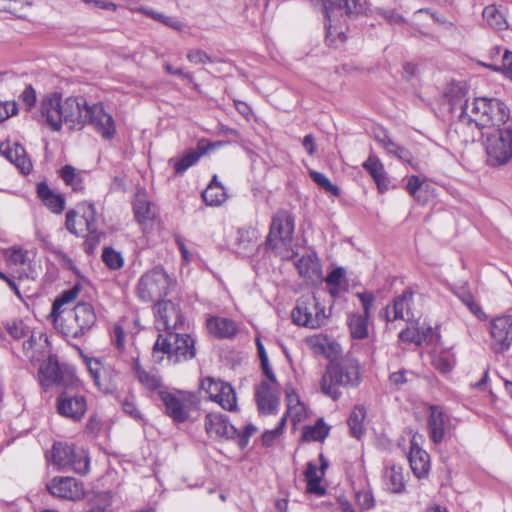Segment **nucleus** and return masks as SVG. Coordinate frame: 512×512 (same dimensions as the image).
Listing matches in <instances>:
<instances>
[{"mask_svg": "<svg viewBox=\"0 0 512 512\" xmlns=\"http://www.w3.org/2000/svg\"><path fill=\"white\" fill-rule=\"evenodd\" d=\"M407 374V370H399L397 372H393L389 376V381L396 388H400L402 385L407 383Z\"/></svg>", "mask_w": 512, "mask_h": 512, "instance_id": "obj_63", "label": "nucleus"}, {"mask_svg": "<svg viewBox=\"0 0 512 512\" xmlns=\"http://www.w3.org/2000/svg\"><path fill=\"white\" fill-rule=\"evenodd\" d=\"M362 167L369 173L376 183L378 191L383 194L389 190L390 180L387 176L383 163L374 154H370Z\"/></svg>", "mask_w": 512, "mask_h": 512, "instance_id": "obj_29", "label": "nucleus"}, {"mask_svg": "<svg viewBox=\"0 0 512 512\" xmlns=\"http://www.w3.org/2000/svg\"><path fill=\"white\" fill-rule=\"evenodd\" d=\"M102 259L110 269L114 270L120 269L124 264L121 253L111 247H107L103 250Z\"/></svg>", "mask_w": 512, "mask_h": 512, "instance_id": "obj_49", "label": "nucleus"}, {"mask_svg": "<svg viewBox=\"0 0 512 512\" xmlns=\"http://www.w3.org/2000/svg\"><path fill=\"white\" fill-rule=\"evenodd\" d=\"M309 175L311 179L325 192L330 193L333 196L340 195V189L334 185L323 173L311 170Z\"/></svg>", "mask_w": 512, "mask_h": 512, "instance_id": "obj_47", "label": "nucleus"}, {"mask_svg": "<svg viewBox=\"0 0 512 512\" xmlns=\"http://www.w3.org/2000/svg\"><path fill=\"white\" fill-rule=\"evenodd\" d=\"M421 186H422V181L419 179V177L413 175V176L409 177L407 184H406V189L411 196H413L414 198H417V192L421 188Z\"/></svg>", "mask_w": 512, "mask_h": 512, "instance_id": "obj_64", "label": "nucleus"}, {"mask_svg": "<svg viewBox=\"0 0 512 512\" xmlns=\"http://www.w3.org/2000/svg\"><path fill=\"white\" fill-rule=\"evenodd\" d=\"M491 349L504 353L512 346V316L503 315L490 322Z\"/></svg>", "mask_w": 512, "mask_h": 512, "instance_id": "obj_17", "label": "nucleus"}, {"mask_svg": "<svg viewBox=\"0 0 512 512\" xmlns=\"http://www.w3.org/2000/svg\"><path fill=\"white\" fill-rule=\"evenodd\" d=\"M8 333L15 339L27 336L32 331L21 320H15L7 324Z\"/></svg>", "mask_w": 512, "mask_h": 512, "instance_id": "obj_55", "label": "nucleus"}, {"mask_svg": "<svg viewBox=\"0 0 512 512\" xmlns=\"http://www.w3.org/2000/svg\"><path fill=\"white\" fill-rule=\"evenodd\" d=\"M82 116L83 127L87 123H90L106 140H110L114 136L116 132L114 120L112 116L104 110L102 104H93L92 106H89L85 100V107L82 109Z\"/></svg>", "mask_w": 512, "mask_h": 512, "instance_id": "obj_14", "label": "nucleus"}, {"mask_svg": "<svg viewBox=\"0 0 512 512\" xmlns=\"http://www.w3.org/2000/svg\"><path fill=\"white\" fill-rule=\"evenodd\" d=\"M164 355L173 364L193 359L196 356L195 339L177 331L159 334L153 346V358L160 363Z\"/></svg>", "mask_w": 512, "mask_h": 512, "instance_id": "obj_3", "label": "nucleus"}, {"mask_svg": "<svg viewBox=\"0 0 512 512\" xmlns=\"http://www.w3.org/2000/svg\"><path fill=\"white\" fill-rule=\"evenodd\" d=\"M256 400L261 413L273 414L279 404L278 389L267 382H261L256 390Z\"/></svg>", "mask_w": 512, "mask_h": 512, "instance_id": "obj_25", "label": "nucleus"}, {"mask_svg": "<svg viewBox=\"0 0 512 512\" xmlns=\"http://www.w3.org/2000/svg\"><path fill=\"white\" fill-rule=\"evenodd\" d=\"M160 400L165 407V413L176 423L186 422L191 411L198 407L196 395L183 390H160Z\"/></svg>", "mask_w": 512, "mask_h": 512, "instance_id": "obj_8", "label": "nucleus"}, {"mask_svg": "<svg viewBox=\"0 0 512 512\" xmlns=\"http://www.w3.org/2000/svg\"><path fill=\"white\" fill-rule=\"evenodd\" d=\"M323 3L325 15L327 18V23L325 24L327 30V39L331 42L334 41L335 36H339L341 41L344 40V35L341 30H339L333 24V17H336L338 14L342 15L343 13L357 14L360 13L364 9V4L366 0H320Z\"/></svg>", "mask_w": 512, "mask_h": 512, "instance_id": "obj_12", "label": "nucleus"}, {"mask_svg": "<svg viewBox=\"0 0 512 512\" xmlns=\"http://www.w3.org/2000/svg\"><path fill=\"white\" fill-rule=\"evenodd\" d=\"M0 152L23 174H28L31 171V161L26 157L25 149L20 144L9 142L2 143L0 145Z\"/></svg>", "mask_w": 512, "mask_h": 512, "instance_id": "obj_28", "label": "nucleus"}, {"mask_svg": "<svg viewBox=\"0 0 512 512\" xmlns=\"http://www.w3.org/2000/svg\"><path fill=\"white\" fill-rule=\"evenodd\" d=\"M37 194L52 212L59 214L64 210V198L55 194L46 183L41 182L37 185Z\"/></svg>", "mask_w": 512, "mask_h": 512, "instance_id": "obj_34", "label": "nucleus"}, {"mask_svg": "<svg viewBox=\"0 0 512 512\" xmlns=\"http://www.w3.org/2000/svg\"><path fill=\"white\" fill-rule=\"evenodd\" d=\"M495 71H502L508 78L512 80V52L505 51L502 57V65L500 67L490 66Z\"/></svg>", "mask_w": 512, "mask_h": 512, "instance_id": "obj_60", "label": "nucleus"}, {"mask_svg": "<svg viewBox=\"0 0 512 512\" xmlns=\"http://www.w3.org/2000/svg\"><path fill=\"white\" fill-rule=\"evenodd\" d=\"M446 98L450 110L459 106V122L474 126L485 137L487 162L491 166H501L512 159V116L506 104L494 98H475L471 102L464 96Z\"/></svg>", "mask_w": 512, "mask_h": 512, "instance_id": "obj_1", "label": "nucleus"}, {"mask_svg": "<svg viewBox=\"0 0 512 512\" xmlns=\"http://www.w3.org/2000/svg\"><path fill=\"white\" fill-rule=\"evenodd\" d=\"M356 502L361 510H369L374 507L375 500L369 489H361L356 492Z\"/></svg>", "mask_w": 512, "mask_h": 512, "instance_id": "obj_54", "label": "nucleus"}, {"mask_svg": "<svg viewBox=\"0 0 512 512\" xmlns=\"http://www.w3.org/2000/svg\"><path fill=\"white\" fill-rule=\"evenodd\" d=\"M82 116L83 127L87 123H90L106 140H110L114 136L116 132L114 120L112 116L104 110L102 104H93L92 106H89L85 100V107L82 109Z\"/></svg>", "mask_w": 512, "mask_h": 512, "instance_id": "obj_15", "label": "nucleus"}, {"mask_svg": "<svg viewBox=\"0 0 512 512\" xmlns=\"http://www.w3.org/2000/svg\"><path fill=\"white\" fill-rule=\"evenodd\" d=\"M205 429L210 437L234 438L239 435V431L233 425L228 423L227 419L220 413H208L205 417Z\"/></svg>", "mask_w": 512, "mask_h": 512, "instance_id": "obj_22", "label": "nucleus"}, {"mask_svg": "<svg viewBox=\"0 0 512 512\" xmlns=\"http://www.w3.org/2000/svg\"><path fill=\"white\" fill-rule=\"evenodd\" d=\"M55 329L67 338H79L96 322L94 308L89 303H78L73 310L50 316Z\"/></svg>", "mask_w": 512, "mask_h": 512, "instance_id": "obj_4", "label": "nucleus"}, {"mask_svg": "<svg viewBox=\"0 0 512 512\" xmlns=\"http://www.w3.org/2000/svg\"><path fill=\"white\" fill-rule=\"evenodd\" d=\"M60 176L67 185H70L73 188V190H80L82 188V179L79 174L76 173L74 167L70 165L64 166L60 170Z\"/></svg>", "mask_w": 512, "mask_h": 512, "instance_id": "obj_48", "label": "nucleus"}, {"mask_svg": "<svg viewBox=\"0 0 512 512\" xmlns=\"http://www.w3.org/2000/svg\"><path fill=\"white\" fill-rule=\"evenodd\" d=\"M187 59L190 63L195 65L215 62V59L200 48L190 49L187 53Z\"/></svg>", "mask_w": 512, "mask_h": 512, "instance_id": "obj_53", "label": "nucleus"}, {"mask_svg": "<svg viewBox=\"0 0 512 512\" xmlns=\"http://www.w3.org/2000/svg\"><path fill=\"white\" fill-rule=\"evenodd\" d=\"M387 152L389 154L394 155L399 160L410 164L413 167V169L419 170V165L418 163L414 162L412 153L405 147L398 145L397 143L394 142V147L390 148Z\"/></svg>", "mask_w": 512, "mask_h": 512, "instance_id": "obj_51", "label": "nucleus"}, {"mask_svg": "<svg viewBox=\"0 0 512 512\" xmlns=\"http://www.w3.org/2000/svg\"><path fill=\"white\" fill-rule=\"evenodd\" d=\"M329 433V427L322 419H319L314 426L306 427L303 431L305 441H324Z\"/></svg>", "mask_w": 512, "mask_h": 512, "instance_id": "obj_44", "label": "nucleus"}, {"mask_svg": "<svg viewBox=\"0 0 512 512\" xmlns=\"http://www.w3.org/2000/svg\"><path fill=\"white\" fill-rule=\"evenodd\" d=\"M4 257L7 263L15 266H22L18 269V278L34 280L38 276L36 263L30 259L29 251L19 247H10L5 250Z\"/></svg>", "mask_w": 512, "mask_h": 512, "instance_id": "obj_18", "label": "nucleus"}, {"mask_svg": "<svg viewBox=\"0 0 512 512\" xmlns=\"http://www.w3.org/2000/svg\"><path fill=\"white\" fill-rule=\"evenodd\" d=\"M413 294L410 291L403 292L402 295L396 297L392 305H388L383 311V317L387 322L395 320H411L414 315L411 312V302Z\"/></svg>", "mask_w": 512, "mask_h": 512, "instance_id": "obj_21", "label": "nucleus"}, {"mask_svg": "<svg viewBox=\"0 0 512 512\" xmlns=\"http://www.w3.org/2000/svg\"><path fill=\"white\" fill-rule=\"evenodd\" d=\"M23 351L31 361H40L50 353L48 337L41 331H32L23 343Z\"/></svg>", "mask_w": 512, "mask_h": 512, "instance_id": "obj_23", "label": "nucleus"}, {"mask_svg": "<svg viewBox=\"0 0 512 512\" xmlns=\"http://www.w3.org/2000/svg\"><path fill=\"white\" fill-rule=\"evenodd\" d=\"M259 233L255 228H240L237 231V245L239 253L247 255L257 248Z\"/></svg>", "mask_w": 512, "mask_h": 512, "instance_id": "obj_35", "label": "nucleus"}, {"mask_svg": "<svg viewBox=\"0 0 512 512\" xmlns=\"http://www.w3.org/2000/svg\"><path fill=\"white\" fill-rule=\"evenodd\" d=\"M18 112V105L14 101H5L0 103V123L4 122Z\"/></svg>", "mask_w": 512, "mask_h": 512, "instance_id": "obj_57", "label": "nucleus"}, {"mask_svg": "<svg viewBox=\"0 0 512 512\" xmlns=\"http://www.w3.org/2000/svg\"><path fill=\"white\" fill-rule=\"evenodd\" d=\"M365 414V409L363 407L356 406L348 418L350 432L352 436L357 439H360L364 433L363 420L365 418Z\"/></svg>", "mask_w": 512, "mask_h": 512, "instance_id": "obj_43", "label": "nucleus"}, {"mask_svg": "<svg viewBox=\"0 0 512 512\" xmlns=\"http://www.w3.org/2000/svg\"><path fill=\"white\" fill-rule=\"evenodd\" d=\"M360 382L358 361L347 358L341 363L327 367L321 379V391L333 400H338L341 396L340 387H356Z\"/></svg>", "mask_w": 512, "mask_h": 512, "instance_id": "obj_5", "label": "nucleus"}, {"mask_svg": "<svg viewBox=\"0 0 512 512\" xmlns=\"http://www.w3.org/2000/svg\"><path fill=\"white\" fill-rule=\"evenodd\" d=\"M84 107L85 98L82 96L63 98L60 93L52 92L41 99L39 121L56 132L61 130L63 123L70 129L81 130Z\"/></svg>", "mask_w": 512, "mask_h": 512, "instance_id": "obj_2", "label": "nucleus"}, {"mask_svg": "<svg viewBox=\"0 0 512 512\" xmlns=\"http://www.w3.org/2000/svg\"><path fill=\"white\" fill-rule=\"evenodd\" d=\"M461 301L469 308V310L475 314L477 317H481L484 315L481 307L474 300L473 296L469 293L463 294L460 297Z\"/></svg>", "mask_w": 512, "mask_h": 512, "instance_id": "obj_61", "label": "nucleus"}, {"mask_svg": "<svg viewBox=\"0 0 512 512\" xmlns=\"http://www.w3.org/2000/svg\"><path fill=\"white\" fill-rule=\"evenodd\" d=\"M325 307L314 296H302L292 311V319L297 325L316 329L325 324L327 319Z\"/></svg>", "mask_w": 512, "mask_h": 512, "instance_id": "obj_11", "label": "nucleus"}, {"mask_svg": "<svg viewBox=\"0 0 512 512\" xmlns=\"http://www.w3.org/2000/svg\"><path fill=\"white\" fill-rule=\"evenodd\" d=\"M51 461L59 469H71L82 475L87 474L90 468V460L84 449L62 442L53 445Z\"/></svg>", "mask_w": 512, "mask_h": 512, "instance_id": "obj_9", "label": "nucleus"}, {"mask_svg": "<svg viewBox=\"0 0 512 512\" xmlns=\"http://www.w3.org/2000/svg\"><path fill=\"white\" fill-rule=\"evenodd\" d=\"M323 475L324 474H321V471L316 464H313L312 462L307 464L305 477L307 480V491L309 493L317 495H323L325 493V489L320 485Z\"/></svg>", "mask_w": 512, "mask_h": 512, "instance_id": "obj_39", "label": "nucleus"}, {"mask_svg": "<svg viewBox=\"0 0 512 512\" xmlns=\"http://www.w3.org/2000/svg\"><path fill=\"white\" fill-rule=\"evenodd\" d=\"M306 414V408L304 404L301 403L287 409L286 414L283 417H286V419L289 417L295 425L296 423L301 422L306 417Z\"/></svg>", "mask_w": 512, "mask_h": 512, "instance_id": "obj_56", "label": "nucleus"}, {"mask_svg": "<svg viewBox=\"0 0 512 512\" xmlns=\"http://www.w3.org/2000/svg\"><path fill=\"white\" fill-rule=\"evenodd\" d=\"M483 18L495 30H505L508 27L505 16L495 5H489L484 8Z\"/></svg>", "mask_w": 512, "mask_h": 512, "instance_id": "obj_41", "label": "nucleus"}, {"mask_svg": "<svg viewBox=\"0 0 512 512\" xmlns=\"http://www.w3.org/2000/svg\"><path fill=\"white\" fill-rule=\"evenodd\" d=\"M81 216L77 220L78 212L70 210L66 214V228L76 235L86 237L85 246L99 243L100 234L97 232L96 210L93 204L84 203L79 206Z\"/></svg>", "mask_w": 512, "mask_h": 512, "instance_id": "obj_7", "label": "nucleus"}, {"mask_svg": "<svg viewBox=\"0 0 512 512\" xmlns=\"http://www.w3.org/2000/svg\"><path fill=\"white\" fill-rule=\"evenodd\" d=\"M384 481L392 493H401L405 489L403 468L398 465L387 466L384 470Z\"/></svg>", "mask_w": 512, "mask_h": 512, "instance_id": "obj_36", "label": "nucleus"}, {"mask_svg": "<svg viewBox=\"0 0 512 512\" xmlns=\"http://www.w3.org/2000/svg\"><path fill=\"white\" fill-rule=\"evenodd\" d=\"M296 268L299 275L303 277L307 283L316 284L323 279L321 265L315 254L302 256L296 262Z\"/></svg>", "mask_w": 512, "mask_h": 512, "instance_id": "obj_24", "label": "nucleus"}, {"mask_svg": "<svg viewBox=\"0 0 512 512\" xmlns=\"http://www.w3.org/2000/svg\"><path fill=\"white\" fill-rule=\"evenodd\" d=\"M450 419L448 415L438 406L430 407V417L428 420V427L430 437L435 444L443 441L446 430L449 426Z\"/></svg>", "mask_w": 512, "mask_h": 512, "instance_id": "obj_27", "label": "nucleus"}, {"mask_svg": "<svg viewBox=\"0 0 512 512\" xmlns=\"http://www.w3.org/2000/svg\"><path fill=\"white\" fill-rule=\"evenodd\" d=\"M79 292L80 287L78 285H75L74 287L63 291L62 294L54 300L50 316L60 312H64L65 310L62 309V306L64 304L73 302L77 298Z\"/></svg>", "mask_w": 512, "mask_h": 512, "instance_id": "obj_45", "label": "nucleus"}, {"mask_svg": "<svg viewBox=\"0 0 512 512\" xmlns=\"http://www.w3.org/2000/svg\"><path fill=\"white\" fill-rule=\"evenodd\" d=\"M47 489L53 496L68 500H78L84 495L82 484L72 477H54Z\"/></svg>", "mask_w": 512, "mask_h": 512, "instance_id": "obj_19", "label": "nucleus"}, {"mask_svg": "<svg viewBox=\"0 0 512 512\" xmlns=\"http://www.w3.org/2000/svg\"><path fill=\"white\" fill-rule=\"evenodd\" d=\"M40 384L44 389L62 382V371L55 356L48 355L47 361L43 362L38 372Z\"/></svg>", "mask_w": 512, "mask_h": 512, "instance_id": "obj_30", "label": "nucleus"}, {"mask_svg": "<svg viewBox=\"0 0 512 512\" xmlns=\"http://www.w3.org/2000/svg\"><path fill=\"white\" fill-rule=\"evenodd\" d=\"M88 370L90 375L92 376L95 384L98 386V388L104 392H110L112 389V386L110 382H107L106 380H101V370L102 366L100 361L98 360H90L87 363Z\"/></svg>", "mask_w": 512, "mask_h": 512, "instance_id": "obj_46", "label": "nucleus"}, {"mask_svg": "<svg viewBox=\"0 0 512 512\" xmlns=\"http://www.w3.org/2000/svg\"><path fill=\"white\" fill-rule=\"evenodd\" d=\"M206 326L210 334L221 339L231 338L238 332L234 321L222 317H209Z\"/></svg>", "mask_w": 512, "mask_h": 512, "instance_id": "obj_32", "label": "nucleus"}, {"mask_svg": "<svg viewBox=\"0 0 512 512\" xmlns=\"http://www.w3.org/2000/svg\"><path fill=\"white\" fill-rule=\"evenodd\" d=\"M357 297L359 298L362 307H363V314L366 317H370L371 310L373 307V303L375 301V296L372 292H362L357 293Z\"/></svg>", "mask_w": 512, "mask_h": 512, "instance_id": "obj_58", "label": "nucleus"}, {"mask_svg": "<svg viewBox=\"0 0 512 512\" xmlns=\"http://www.w3.org/2000/svg\"><path fill=\"white\" fill-rule=\"evenodd\" d=\"M133 370L140 384L149 391L158 392L160 396V390H166L162 385L161 377L152 371L145 370L138 359L133 362Z\"/></svg>", "mask_w": 512, "mask_h": 512, "instance_id": "obj_33", "label": "nucleus"}, {"mask_svg": "<svg viewBox=\"0 0 512 512\" xmlns=\"http://www.w3.org/2000/svg\"><path fill=\"white\" fill-rule=\"evenodd\" d=\"M294 233V219L286 210H279L272 218L266 248L281 258H289Z\"/></svg>", "mask_w": 512, "mask_h": 512, "instance_id": "obj_6", "label": "nucleus"}, {"mask_svg": "<svg viewBox=\"0 0 512 512\" xmlns=\"http://www.w3.org/2000/svg\"><path fill=\"white\" fill-rule=\"evenodd\" d=\"M135 217L141 225H145L152 221L155 213L151 208L150 202L144 196H138L134 202Z\"/></svg>", "mask_w": 512, "mask_h": 512, "instance_id": "obj_42", "label": "nucleus"}, {"mask_svg": "<svg viewBox=\"0 0 512 512\" xmlns=\"http://www.w3.org/2000/svg\"><path fill=\"white\" fill-rule=\"evenodd\" d=\"M173 285L172 279L162 267L144 273L138 281L137 294L144 302L157 301L166 296Z\"/></svg>", "mask_w": 512, "mask_h": 512, "instance_id": "obj_10", "label": "nucleus"}, {"mask_svg": "<svg viewBox=\"0 0 512 512\" xmlns=\"http://www.w3.org/2000/svg\"><path fill=\"white\" fill-rule=\"evenodd\" d=\"M201 389L204 390L211 401L218 403L223 409L235 411L237 399L233 387L220 379L206 377L201 380Z\"/></svg>", "mask_w": 512, "mask_h": 512, "instance_id": "obj_13", "label": "nucleus"}, {"mask_svg": "<svg viewBox=\"0 0 512 512\" xmlns=\"http://www.w3.org/2000/svg\"><path fill=\"white\" fill-rule=\"evenodd\" d=\"M20 100L25 105L27 111H30L36 103V92L31 85L26 86L20 95Z\"/></svg>", "mask_w": 512, "mask_h": 512, "instance_id": "obj_59", "label": "nucleus"}, {"mask_svg": "<svg viewBox=\"0 0 512 512\" xmlns=\"http://www.w3.org/2000/svg\"><path fill=\"white\" fill-rule=\"evenodd\" d=\"M286 425V417H282L278 426L272 430L266 431L262 435V443L264 446H272L275 441L280 437V435L284 431V427Z\"/></svg>", "mask_w": 512, "mask_h": 512, "instance_id": "obj_52", "label": "nucleus"}, {"mask_svg": "<svg viewBox=\"0 0 512 512\" xmlns=\"http://www.w3.org/2000/svg\"><path fill=\"white\" fill-rule=\"evenodd\" d=\"M155 323L158 330L167 333L183 325L184 318L179 306L172 301H158L154 307Z\"/></svg>", "mask_w": 512, "mask_h": 512, "instance_id": "obj_16", "label": "nucleus"}, {"mask_svg": "<svg viewBox=\"0 0 512 512\" xmlns=\"http://www.w3.org/2000/svg\"><path fill=\"white\" fill-rule=\"evenodd\" d=\"M133 11L135 12H139V13H142L144 14L145 16L147 17H150L152 18L153 20L155 21H158L172 29H175V30H182L183 29V24L177 20L176 18L174 17H171V16H166L160 12H157L151 8H147V7H138V8H134L132 9Z\"/></svg>", "mask_w": 512, "mask_h": 512, "instance_id": "obj_40", "label": "nucleus"}, {"mask_svg": "<svg viewBox=\"0 0 512 512\" xmlns=\"http://www.w3.org/2000/svg\"><path fill=\"white\" fill-rule=\"evenodd\" d=\"M375 140L382 145L386 151L394 147V141L388 136L385 130L378 129L374 132Z\"/></svg>", "mask_w": 512, "mask_h": 512, "instance_id": "obj_62", "label": "nucleus"}, {"mask_svg": "<svg viewBox=\"0 0 512 512\" xmlns=\"http://www.w3.org/2000/svg\"><path fill=\"white\" fill-rule=\"evenodd\" d=\"M370 317L359 313H351L348 316V327L353 339H365L369 335L368 322Z\"/></svg>", "mask_w": 512, "mask_h": 512, "instance_id": "obj_38", "label": "nucleus"}, {"mask_svg": "<svg viewBox=\"0 0 512 512\" xmlns=\"http://www.w3.org/2000/svg\"><path fill=\"white\" fill-rule=\"evenodd\" d=\"M408 459L410 467L417 478L427 475L430 467L429 455L419 446L416 435L411 439Z\"/></svg>", "mask_w": 512, "mask_h": 512, "instance_id": "obj_26", "label": "nucleus"}, {"mask_svg": "<svg viewBox=\"0 0 512 512\" xmlns=\"http://www.w3.org/2000/svg\"><path fill=\"white\" fill-rule=\"evenodd\" d=\"M204 202L209 206H219L225 202L227 194L224 187L214 175L212 181L202 193Z\"/></svg>", "mask_w": 512, "mask_h": 512, "instance_id": "obj_37", "label": "nucleus"}, {"mask_svg": "<svg viewBox=\"0 0 512 512\" xmlns=\"http://www.w3.org/2000/svg\"><path fill=\"white\" fill-rule=\"evenodd\" d=\"M86 400L81 395L63 392L57 397V411L60 415L79 421L86 412Z\"/></svg>", "mask_w": 512, "mask_h": 512, "instance_id": "obj_20", "label": "nucleus"}, {"mask_svg": "<svg viewBox=\"0 0 512 512\" xmlns=\"http://www.w3.org/2000/svg\"><path fill=\"white\" fill-rule=\"evenodd\" d=\"M208 151V147L202 142L198 143L197 149L187 151L181 157L171 158L169 164L173 166L176 175H182Z\"/></svg>", "mask_w": 512, "mask_h": 512, "instance_id": "obj_31", "label": "nucleus"}, {"mask_svg": "<svg viewBox=\"0 0 512 512\" xmlns=\"http://www.w3.org/2000/svg\"><path fill=\"white\" fill-rule=\"evenodd\" d=\"M456 363L453 355L446 352L441 353L434 357L433 366L441 373H448L452 370Z\"/></svg>", "mask_w": 512, "mask_h": 512, "instance_id": "obj_50", "label": "nucleus"}]
</instances>
